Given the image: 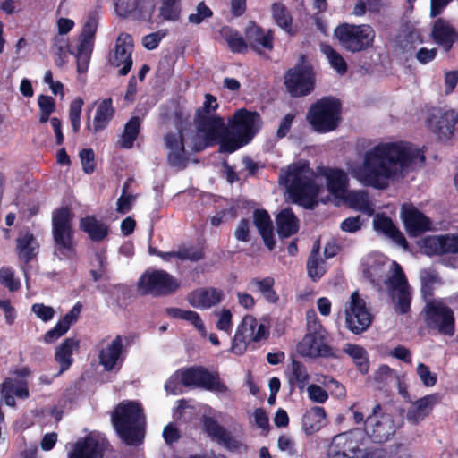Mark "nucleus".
<instances>
[{"mask_svg":"<svg viewBox=\"0 0 458 458\" xmlns=\"http://www.w3.org/2000/svg\"><path fill=\"white\" fill-rule=\"evenodd\" d=\"M420 278L421 282V293L423 297L427 300L432 295V289L434 284L437 282V276L434 270L426 268L420 271Z\"/></svg>","mask_w":458,"mask_h":458,"instance_id":"52","label":"nucleus"},{"mask_svg":"<svg viewBox=\"0 0 458 458\" xmlns=\"http://www.w3.org/2000/svg\"><path fill=\"white\" fill-rule=\"evenodd\" d=\"M140 122L138 117H132L124 126L123 131L118 140L123 148H131L140 132Z\"/></svg>","mask_w":458,"mask_h":458,"instance_id":"45","label":"nucleus"},{"mask_svg":"<svg viewBox=\"0 0 458 458\" xmlns=\"http://www.w3.org/2000/svg\"><path fill=\"white\" fill-rule=\"evenodd\" d=\"M220 35L226 42L230 50L233 53L246 52V38L244 39L237 30L225 26L221 29Z\"/></svg>","mask_w":458,"mask_h":458,"instance_id":"44","label":"nucleus"},{"mask_svg":"<svg viewBox=\"0 0 458 458\" xmlns=\"http://www.w3.org/2000/svg\"><path fill=\"white\" fill-rule=\"evenodd\" d=\"M180 2L161 0L159 17L165 21H177L180 17Z\"/></svg>","mask_w":458,"mask_h":458,"instance_id":"51","label":"nucleus"},{"mask_svg":"<svg viewBox=\"0 0 458 458\" xmlns=\"http://www.w3.org/2000/svg\"><path fill=\"white\" fill-rule=\"evenodd\" d=\"M196 132L192 138V149L199 151L216 143L221 145L228 137L227 128L222 117H195Z\"/></svg>","mask_w":458,"mask_h":458,"instance_id":"10","label":"nucleus"},{"mask_svg":"<svg viewBox=\"0 0 458 458\" xmlns=\"http://www.w3.org/2000/svg\"><path fill=\"white\" fill-rule=\"evenodd\" d=\"M340 112L341 105L337 99L322 98L310 106L307 120L316 131L325 133L337 127Z\"/></svg>","mask_w":458,"mask_h":458,"instance_id":"8","label":"nucleus"},{"mask_svg":"<svg viewBox=\"0 0 458 458\" xmlns=\"http://www.w3.org/2000/svg\"><path fill=\"white\" fill-rule=\"evenodd\" d=\"M307 393L309 398L317 403H324L328 399L327 392L323 389L321 386L311 384L307 387Z\"/></svg>","mask_w":458,"mask_h":458,"instance_id":"64","label":"nucleus"},{"mask_svg":"<svg viewBox=\"0 0 458 458\" xmlns=\"http://www.w3.org/2000/svg\"><path fill=\"white\" fill-rule=\"evenodd\" d=\"M98 19L94 16H89L83 26V30L81 36L80 42L87 41L89 45H93L94 35L98 27Z\"/></svg>","mask_w":458,"mask_h":458,"instance_id":"59","label":"nucleus"},{"mask_svg":"<svg viewBox=\"0 0 458 458\" xmlns=\"http://www.w3.org/2000/svg\"><path fill=\"white\" fill-rule=\"evenodd\" d=\"M250 284L256 287L267 301L274 303L278 300L273 289L275 284L274 278L267 276L262 280L252 279Z\"/></svg>","mask_w":458,"mask_h":458,"instance_id":"48","label":"nucleus"},{"mask_svg":"<svg viewBox=\"0 0 458 458\" xmlns=\"http://www.w3.org/2000/svg\"><path fill=\"white\" fill-rule=\"evenodd\" d=\"M341 199H344L350 208L367 216H371L374 213V206L364 191H347Z\"/></svg>","mask_w":458,"mask_h":458,"instance_id":"38","label":"nucleus"},{"mask_svg":"<svg viewBox=\"0 0 458 458\" xmlns=\"http://www.w3.org/2000/svg\"><path fill=\"white\" fill-rule=\"evenodd\" d=\"M167 314L172 318L187 321L189 324L195 327L201 337H207L208 332L205 324L199 314L196 311L182 310L179 308H170L167 309Z\"/></svg>","mask_w":458,"mask_h":458,"instance_id":"41","label":"nucleus"},{"mask_svg":"<svg viewBox=\"0 0 458 458\" xmlns=\"http://www.w3.org/2000/svg\"><path fill=\"white\" fill-rule=\"evenodd\" d=\"M307 271L309 276L313 280L317 281L324 275L326 271L325 262L319 257L318 247L313 248L308 261H307Z\"/></svg>","mask_w":458,"mask_h":458,"instance_id":"46","label":"nucleus"},{"mask_svg":"<svg viewBox=\"0 0 458 458\" xmlns=\"http://www.w3.org/2000/svg\"><path fill=\"white\" fill-rule=\"evenodd\" d=\"M212 14L211 9L204 2H200L197 5L196 12L189 15V21L192 24H199L205 19L211 17Z\"/></svg>","mask_w":458,"mask_h":458,"instance_id":"62","label":"nucleus"},{"mask_svg":"<svg viewBox=\"0 0 458 458\" xmlns=\"http://www.w3.org/2000/svg\"><path fill=\"white\" fill-rule=\"evenodd\" d=\"M416 372L420 377L421 383L428 387L435 386L437 382V376L431 372L429 368L424 363H419L417 365Z\"/></svg>","mask_w":458,"mask_h":458,"instance_id":"61","label":"nucleus"},{"mask_svg":"<svg viewBox=\"0 0 458 458\" xmlns=\"http://www.w3.org/2000/svg\"><path fill=\"white\" fill-rule=\"evenodd\" d=\"M381 410L379 404L373 408V414L367 418L365 422V430H361L365 435V446L368 447L369 437L375 442L382 443L387 441L394 433L395 427L393 418L388 414L377 416V411Z\"/></svg>","mask_w":458,"mask_h":458,"instance_id":"17","label":"nucleus"},{"mask_svg":"<svg viewBox=\"0 0 458 458\" xmlns=\"http://www.w3.org/2000/svg\"><path fill=\"white\" fill-rule=\"evenodd\" d=\"M276 223L277 233L283 238L290 237L299 230V221L291 208L281 210L276 217Z\"/></svg>","mask_w":458,"mask_h":458,"instance_id":"37","label":"nucleus"},{"mask_svg":"<svg viewBox=\"0 0 458 458\" xmlns=\"http://www.w3.org/2000/svg\"><path fill=\"white\" fill-rule=\"evenodd\" d=\"M254 224L263 238L265 245L271 250L275 247L273 226L268 213L265 210H256L253 215Z\"/></svg>","mask_w":458,"mask_h":458,"instance_id":"39","label":"nucleus"},{"mask_svg":"<svg viewBox=\"0 0 458 458\" xmlns=\"http://www.w3.org/2000/svg\"><path fill=\"white\" fill-rule=\"evenodd\" d=\"M284 84L293 97L310 94L315 86V73L312 67L302 59L301 64L286 72Z\"/></svg>","mask_w":458,"mask_h":458,"instance_id":"14","label":"nucleus"},{"mask_svg":"<svg viewBox=\"0 0 458 458\" xmlns=\"http://www.w3.org/2000/svg\"><path fill=\"white\" fill-rule=\"evenodd\" d=\"M297 352L301 356L310 358L332 356L333 352L328 345L327 331L307 332L298 344Z\"/></svg>","mask_w":458,"mask_h":458,"instance_id":"20","label":"nucleus"},{"mask_svg":"<svg viewBox=\"0 0 458 458\" xmlns=\"http://www.w3.org/2000/svg\"><path fill=\"white\" fill-rule=\"evenodd\" d=\"M327 413L323 407L313 406L304 412L301 418V430L307 436L318 432L325 425Z\"/></svg>","mask_w":458,"mask_h":458,"instance_id":"34","label":"nucleus"},{"mask_svg":"<svg viewBox=\"0 0 458 458\" xmlns=\"http://www.w3.org/2000/svg\"><path fill=\"white\" fill-rule=\"evenodd\" d=\"M80 228L85 232L92 241H101L108 234V227L94 216H86L80 221Z\"/></svg>","mask_w":458,"mask_h":458,"instance_id":"42","label":"nucleus"},{"mask_svg":"<svg viewBox=\"0 0 458 458\" xmlns=\"http://www.w3.org/2000/svg\"><path fill=\"white\" fill-rule=\"evenodd\" d=\"M440 402L438 394H428L412 403L407 411V420L414 424L424 420L432 411L433 407Z\"/></svg>","mask_w":458,"mask_h":458,"instance_id":"32","label":"nucleus"},{"mask_svg":"<svg viewBox=\"0 0 458 458\" xmlns=\"http://www.w3.org/2000/svg\"><path fill=\"white\" fill-rule=\"evenodd\" d=\"M181 371L184 386L199 387L216 393H226L228 390L217 376L203 368H189Z\"/></svg>","mask_w":458,"mask_h":458,"instance_id":"19","label":"nucleus"},{"mask_svg":"<svg viewBox=\"0 0 458 458\" xmlns=\"http://www.w3.org/2000/svg\"><path fill=\"white\" fill-rule=\"evenodd\" d=\"M114 109L113 107V101L111 98H106L100 101L96 109L93 125L91 127L90 122L89 121L87 129L92 130L95 133L99 131H103L109 124L114 116ZM88 119L89 120V117Z\"/></svg>","mask_w":458,"mask_h":458,"instance_id":"36","label":"nucleus"},{"mask_svg":"<svg viewBox=\"0 0 458 458\" xmlns=\"http://www.w3.org/2000/svg\"><path fill=\"white\" fill-rule=\"evenodd\" d=\"M458 112L454 109L436 111L426 121V125L436 139L444 143L451 142L455 136Z\"/></svg>","mask_w":458,"mask_h":458,"instance_id":"16","label":"nucleus"},{"mask_svg":"<svg viewBox=\"0 0 458 458\" xmlns=\"http://www.w3.org/2000/svg\"><path fill=\"white\" fill-rule=\"evenodd\" d=\"M424 162L423 152L411 143L380 142L362 154L360 164L348 163L347 169L361 185L385 190L420 168Z\"/></svg>","mask_w":458,"mask_h":458,"instance_id":"1","label":"nucleus"},{"mask_svg":"<svg viewBox=\"0 0 458 458\" xmlns=\"http://www.w3.org/2000/svg\"><path fill=\"white\" fill-rule=\"evenodd\" d=\"M180 287V280L162 269L147 270L141 275L137 283L138 291L143 295H170L177 292Z\"/></svg>","mask_w":458,"mask_h":458,"instance_id":"9","label":"nucleus"},{"mask_svg":"<svg viewBox=\"0 0 458 458\" xmlns=\"http://www.w3.org/2000/svg\"><path fill=\"white\" fill-rule=\"evenodd\" d=\"M420 247L428 256L443 254L458 255V234L429 235L420 241ZM449 263L454 268H458V257L452 258Z\"/></svg>","mask_w":458,"mask_h":458,"instance_id":"18","label":"nucleus"},{"mask_svg":"<svg viewBox=\"0 0 458 458\" xmlns=\"http://www.w3.org/2000/svg\"><path fill=\"white\" fill-rule=\"evenodd\" d=\"M0 394L3 401L7 406L14 407V396L20 399L29 397V389L27 384L17 378H5L0 385Z\"/></svg>","mask_w":458,"mask_h":458,"instance_id":"30","label":"nucleus"},{"mask_svg":"<svg viewBox=\"0 0 458 458\" xmlns=\"http://www.w3.org/2000/svg\"><path fill=\"white\" fill-rule=\"evenodd\" d=\"M182 374L181 370L173 374L165 385V389L168 394L177 395L182 393Z\"/></svg>","mask_w":458,"mask_h":458,"instance_id":"58","label":"nucleus"},{"mask_svg":"<svg viewBox=\"0 0 458 458\" xmlns=\"http://www.w3.org/2000/svg\"><path fill=\"white\" fill-rule=\"evenodd\" d=\"M81 306L76 304L72 309L60 319L53 328L47 331L43 336V341L46 344H52L57 341L60 337L64 335L72 325L77 321L79 314L81 313Z\"/></svg>","mask_w":458,"mask_h":458,"instance_id":"31","label":"nucleus"},{"mask_svg":"<svg viewBox=\"0 0 458 458\" xmlns=\"http://www.w3.org/2000/svg\"><path fill=\"white\" fill-rule=\"evenodd\" d=\"M320 50L326 55L333 69H335L341 75L346 72L347 64L336 50H335L331 46L327 44H321Z\"/></svg>","mask_w":458,"mask_h":458,"instance_id":"47","label":"nucleus"},{"mask_svg":"<svg viewBox=\"0 0 458 458\" xmlns=\"http://www.w3.org/2000/svg\"><path fill=\"white\" fill-rule=\"evenodd\" d=\"M83 106V100L81 98L72 101L69 108V119L73 132L77 133L81 127V114Z\"/></svg>","mask_w":458,"mask_h":458,"instance_id":"57","label":"nucleus"},{"mask_svg":"<svg viewBox=\"0 0 458 458\" xmlns=\"http://www.w3.org/2000/svg\"><path fill=\"white\" fill-rule=\"evenodd\" d=\"M310 376L306 368L298 361H293L292 363V377L290 381L296 382L300 389H303L309 383Z\"/></svg>","mask_w":458,"mask_h":458,"instance_id":"55","label":"nucleus"},{"mask_svg":"<svg viewBox=\"0 0 458 458\" xmlns=\"http://www.w3.org/2000/svg\"><path fill=\"white\" fill-rule=\"evenodd\" d=\"M72 215L69 208H61L53 213L52 226L54 240L63 255H69L72 251Z\"/></svg>","mask_w":458,"mask_h":458,"instance_id":"15","label":"nucleus"},{"mask_svg":"<svg viewBox=\"0 0 458 458\" xmlns=\"http://www.w3.org/2000/svg\"><path fill=\"white\" fill-rule=\"evenodd\" d=\"M267 335V327L250 315L245 316L237 327L233 336L231 351L242 355L247 350L249 344L258 342Z\"/></svg>","mask_w":458,"mask_h":458,"instance_id":"12","label":"nucleus"},{"mask_svg":"<svg viewBox=\"0 0 458 458\" xmlns=\"http://www.w3.org/2000/svg\"><path fill=\"white\" fill-rule=\"evenodd\" d=\"M364 440L361 429L340 433L333 437L327 458H372Z\"/></svg>","mask_w":458,"mask_h":458,"instance_id":"6","label":"nucleus"},{"mask_svg":"<svg viewBox=\"0 0 458 458\" xmlns=\"http://www.w3.org/2000/svg\"><path fill=\"white\" fill-rule=\"evenodd\" d=\"M186 299L193 308L208 310L222 301L223 292L212 287L199 288L188 293Z\"/></svg>","mask_w":458,"mask_h":458,"instance_id":"29","label":"nucleus"},{"mask_svg":"<svg viewBox=\"0 0 458 458\" xmlns=\"http://www.w3.org/2000/svg\"><path fill=\"white\" fill-rule=\"evenodd\" d=\"M132 38L126 33L120 34L116 39L114 53L110 59V63L112 65L120 68L119 74L122 76L126 75L132 66Z\"/></svg>","mask_w":458,"mask_h":458,"instance_id":"22","label":"nucleus"},{"mask_svg":"<svg viewBox=\"0 0 458 458\" xmlns=\"http://www.w3.org/2000/svg\"><path fill=\"white\" fill-rule=\"evenodd\" d=\"M80 341L76 337L66 338L55 349V360L60 366V373L67 370L72 361V354L78 351Z\"/></svg>","mask_w":458,"mask_h":458,"instance_id":"35","label":"nucleus"},{"mask_svg":"<svg viewBox=\"0 0 458 458\" xmlns=\"http://www.w3.org/2000/svg\"><path fill=\"white\" fill-rule=\"evenodd\" d=\"M107 443L100 435L90 434L76 442L68 458H103Z\"/></svg>","mask_w":458,"mask_h":458,"instance_id":"21","label":"nucleus"},{"mask_svg":"<svg viewBox=\"0 0 458 458\" xmlns=\"http://www.w3.org/2000/svg\"><path fill=\"white\" fill-rule=\"evenodd\" d=\"M245 38L247 47H250L259 54L263 53L265 50H271L273 48V38L271 32L261 29L252 21H250L246 27Z\"/></svg>","mask_w":458,"mask_h":458,"instance_id":"26","label":"nucleus"},{"mask_svg":"<svg viewBox=\"0 0 458 458\" xmlns=\"http://www.w3.org/2000/svg\"><path fill=\"white\" fill-rule=\"evenodd\" d=\"M401 218L410 235L416 236L430 229L429 219L411 204L402 206Z\"/></svg>","mask_w":458,"mask_h":458,"instance_id":"24","label":"nucleus"},{"mask_svg":"<svg viewBox=\"0 0 458 458\" xmlns=\"http://www.w3.org/2000/svg\"><path fill=\"white\" fill-rule=\"evenodd\" d=\"M31 311L36 317L43 322H48L55 317V311L53 307L43 303H34L31 306Z\"/></svg>","mask_w":458,"mask_h":458,"instance_id":"60","label":"nucleus"},{"mask_svg":"<svg viewBox=\"0 0 458 458\" xmlns=\"http://www.w3.org/2000/svg\"><path fill=\"white\" fill-rule=\"evenodd\" d=\"M184 140L183 131L168 133L165 138V147L168 149L167 160L174 167L182 168L185 166Z\"/></svg>","mask_w":458,"mask_h":458,"instance_id":"27","label":"nucleus"},{"mask_svg":"<svg viewBox=\"0 0 458 458\" xmlns=\"http://www.w3.org/2000/svg\"><path fill=\"white\" fill-rule=\"evenodd\" d=\"M204 98L202 106L196 110L195 117H219L214 114L219 106L217 98L208 93Z\"/></svg>","mask_w":458,"mask_h":458,"instance_id":"53","label":"nucleus"},{"mask_svg":"<svg viewBox=\"0 0 458 458\" xmlns=\"http://www.w3.org/2000/svg\"><path fill=\"white\" fill-rule=\"evenodd\" d=\"M112 422L127 445H137L144 438L145 417L139 403H121L112 415Z\"/></svg>","mask_w":458,"mask_h":458,"instance_id":"5","label":"nucleus"},{"mask_svg":"<svg viewBox=\"0 0 458 458\" xmlns=\"http://www.w3.org/2000/svg\"><path fill=\"white\" fill-rule=\"evenodd\" d=\"M123 339L116 335L110 341H103L98 353L99 364L106 371H112L122 362Z\"/></svg>","mask_w":458,"mask_h":458,"instance_id":"23","label":"nucleus"},{"mask_svg":"<svg viewBox=\"0 0 458 458\" xmlns=\"http://www.w3.org/2000/svg\"><path fill=\"white\" fill-rule=\"evenodd\" d=\"M272 15L276 23L288 33H292V17L281 4H274Z\"/></svg>","mask_w":458,"mask_h":458,"instance_id":"50","label":"nucleus"},{"mask_svg":"<svg viewBox=\"0 0 458 458\" xmlns=\"http://www.w3.org/2000/svg\"><path fill=\"white\" fill-rule=\"evenodd\" d=\"M431 38L437 45L448 52L458 40V33L449 21L438 18L432 25Z\"/></svg>","mask_w":458,"mask_h":458,"instance_id":"28","label":"nucleus"},{"mask_svg":"<svg viewBox=\"0 0 458 458\" xmlns=\"http://www.w3.org/2000/svg\"><path fill=\"white\" fill-rule=\"evenodd\" d=\"M340 45L348 52L358 53L373 47L376 32L369 24L344 23L335 30Z\"/></svg>","mask_w":458,"mask_h":458,"instance_id":"7","label":"nucleus"},{"mask_svg":"<svg viewBox=\"0 0 458 458\" xmlns=\"http://www.w3.org/2000/svg\"><path fill=\"white\" fill-rule=\"evenodd\" d=\"M0 283L11 292L21 287L20 280L15 278L14 270L8 267L0 268Z\"/></svg>","mask_w":458,"mask_h":458,"instance_id":"56","label":"nucleus"},{"mask_svg":"<svg viewBox=\"0 0 458 458\" xmlns=\"http://www.w3.org/2000/svg\"><path fill=\"white\" fill-rule=\"evenodd\" d=\"M362 273L371 283L378 284L386 272L389 276L384 280L386 289L391 297L396 313L405 314L410 310L411 294L408 281L401 266L390 261L379 252H371L362 259Z\"/></svg>","mask_w":458,"mask_h":458,"instance_id":"2","label":"nucleus"},{"mask_svg":"<svg viewBox=\"0 0 458 458\" xmlns=\"http://www.w3.org/2000/svg\"><path fill=\"white\" fill-rule=\"evenodd\" d=\"M155 10L154 0H138L131 17L140 21H149Z\"/></svg>","mask_w":458,"mask_h":458,"instance_id":"54","label":"nucleus"},{"mask_svg":"<svg viewBox=\"0 0 458 458\" xmlns=\"http://www.w3.org/2000/svg\"><path fill=\"white\" fill-rule=\"evenodd\" d=\"M373 228L376 232L388 237L399 246L404 249L407 248L405 237L395 226L391 218L383 214H377L373 218Z\"/></svg>","mask_w":458,"mask_h":458,"instance_id":"33","label":"nucleus"},{"mask_svg":"<svg viewBox=\"0 0 458 458\" xmlns=\"http://www.w3.org/2000/svg\"><path fill=\"white\" fill-rule=\"evenodd\" d=\"M93 45H89L87 41L80 42L75 57L77 59V72L84 73L87 72L91 57Z\"/></svg>","mask_w":458,"mask_h":458,"instance_id":"49","label":"nucleus"},{"mask_svg":"<svg viewBox=\"0 0 458 458\" xmlns=\"http://www.w3.org/2000/svg\"><path fill=\"white\" fill-rule=\"evenodd\" d=\"M279 183L284 186L293 203L307 208H313L318 204L322 183L307 161L299 160L281 168Z\"/></svg>","mask_w":458,"mask_h":458,"instance_id":"3","label":"nucleus"},{"mask_svg":"<svg viewBox=\"0 0 458 458\" xmlns=\"http://www.w3.org/2000/svg\"><path fill=\"white\" fill-rule=\"evenodd\" d=\"M343 351L354 360L361 373H368L369 357L367 351L362 346L347 343L344 345Z\"/></svg>","mask_w":458,"mask_h":458,"instance_id":"43","label":"nucleus"},{"mask_svg":"<svg viewBox=\"0 0 458 458\" xmlns=\"http://www.w3.org/2000/svg\"><path fill=\"white\" fill-rule=\"evenodd\" d=\"M262 121L257 112L245 108L238 109L228 119L232 133H228L221 141V151L233 153L247 145L261 128Z\"/></svg>","mask_w":458,"mask_h":458,"instance_id":"4","label":"nucleus"},{"mask_svg":"<svg viewBox=\"0 0 458 458\" xmlns=\"http://www.w3.org/2000/svg\"><path fill=\"white\" fill-rule=\"evenodd\" d=\"M80 159L83 171L91 174L95 170V154L91 148H84L80 152Z\"/></svg>","mask_w":458,"mask_h":458,"instance_id":"63","label":"nucleus"},{"mask_svg":"<svg viewBox=\"0 0 458 458\" xmlns=\"http://www.w3.org/2000/svg\"><path fill=\"white\" fill-rule=\"evenodd\" d=\"M425 321L427 326L438 334L453 336L455 333L454 311L441 300L427 301L425 306Z\"/></svg>","mask_w":458,"mask_h":458,"instance_id":"11","label":"nucleus"},{"mask_svg":"<svg viewBox=\"0 0 458 458\" xmlns=\"http://www.w3.org/2000/svg\"><path fill=\"white\" fill-rule=\"evenodd\" d=\"M319 174L325 179L327 191L337 199L344 197L349 184L348 174L338 168L321 167Z\"/></svg>","mask_w":458,"mask_h":458,"instance_id":"25","label":"nucleus"},{"mask_svg":"<svg viewBox=\"0 0 458 458\" xmlns=\"http://www.w3.org/2000/svg\"><path fill=\"white\" fill-rule=\"evenodd\" d=\"M16 249L19 259L28 263L37 255L38 244L33 234L26 232L17 238Z\"/></svg>","mask_w":458,"mask_h":458,"instance_id":"40","label":"nucleus"},{"mask_svg":"<svg viewBox=\"0 0 458 458\" xmlns=\"http://www.w3.org/2000/svg\"><path fill=\"white\" fill-rule=\"evenodd\" d=\"M344 315L347 328L356 335L366 331L372 322V315L357 291L345 302Z\"/></svg>","mask_w":458,"mask_h":458,"instance_id":"13","label":"nucleus"}]
</instances>
